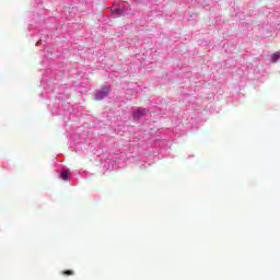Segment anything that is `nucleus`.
<instances>
[{
	"label": "nucleus",
	"mask_w": 280,
	"mask_h": 280,
	"mask_svg": "<svg viewBox=\"0 0 280 280\" xmlns=\"http://www.w3.org/2000/svg\"><path fill=\"white\" fill-rule=\"evenodd\" d=\"M110 92V88H103L102 90H98L95 92V100L100 102L101 100H104L106 95Z\"/></svg>",
	"instance_id": "obj_1"
},
{
	"label": "nucleus",
	"mask_w": 280,
	"mask_h": 280,
	"mask_svg": "<svg viewBox=\"0 0 280 280\" xmlns=\"http://www.w3.org/2000/svg\"><path fill=\"white\" fill-rule=\"evenodd\" d=\"M145 113H148L147 109H138L133 113V117L136 119H139V117H143V115H145Z\"/></svg>",
	"instance_id": "obj_2"
},
{
	"label": "nucleus",
	"mask_w": 280,
	"mask_h": 280,
	"mask_svg": "<svg viewBox=\"0 0 280 280\" xmlns=\"http://www.w3.org/2000/svg\"><path fill=\"white\" fill-rule=\"evenodd\" d=\"M279 59H280V52H273L271 55V62L273 63L279 62Z\"/></svg>",
	"instance_id": "obj_3"
},
{
	"label": "nucleus",
	"mask_w": 280,
	"mask_h": 280,
	"mask_svg": "<svg viewBox=\"0 0 280 280\" xmlns=\"http://www.w3.org/2000/svg\"><path fill=\"white\" fill-rule=\"evenodd\" d=\"M60 178L62 180H68L69 178V173L67 171H63L61 174H60Z\"/></svg>",
	"instance_id": "obj_4"
},
{
	"label": "nucleus",
	"mask_w": 280,
	"mask_h": 280,
	"mask_svg": "<svg viewBox=\"0 0 280 280\" xmlns=\"http://www.w3.org/2000/svg\"><path fill=\"white\" fill-rule=\"evenodd\" d=\"M62 275H66L67 277L73 276V270H65L62 271Z\"/></svg>",
	"instance_id": "obj_5"
}]
</instances>
